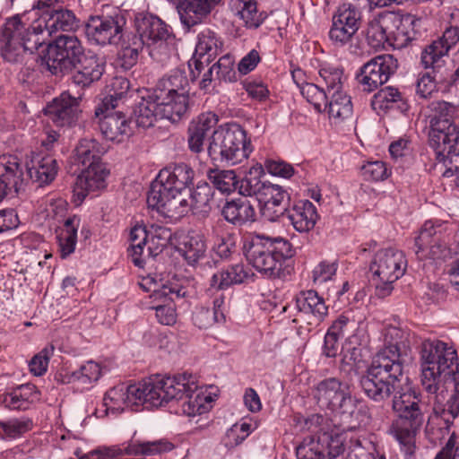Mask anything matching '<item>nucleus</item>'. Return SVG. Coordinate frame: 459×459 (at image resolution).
<instances>
[{
    "instance_id": "680f3d73",
    "label": "nucleus",
    "mask_w": 459,
    "mask_h": 459,
    "mask_svg": "<svg viewBox=\"0 0 459 459\" xmlns=\"http://www.w3.org/2000/svg\"><path fill=\"white\" fill-rule=\"evenodd\" d=\"M349 447L346 459H372L373 455L364 446L367 439L364 435L349 436Z\"/></svg>"
},
{
    "instance_id": "20e7f679",
    "label": "nucleus",
    "mask_w": 459,
    "mask_h": 459,
    "mask_svg": "<svg viewBox=\"0 0 459 459\" xmlns=\"http://www.w3.org/2000/svg\"><path fill=\"white\" fill-rule=\"evenodd\" d=\"M156 407L169 403L187 417L208 412L213 403L211 393L200 386L197 377L190 373L174 376L157 375Z\"/></svg>"
},
{
    "instance_id": "aec40b11",
    "label": "nucleus",
    "mask_w": 459,
    "mask_h": 459,
    "mask_svg": "<svg viewBox=\"0 0 459 459\" xmlns=\"http://www.w3.org/2000/svg\"><path fill=\"white\" fill-rule=\"evenodd\" d=\"M410 351L408 333L396 326H388L384 332V347L375 357H383L391 364L403 367Z\"/></svg>"
},
{
    "instance_id": "2f4dec72",
    "label": "nucleus",
    "mask_w": 459,
    "mask_h": 459,
    "mask_svg": "<svg viewBox=\"0 0 459 459\" xmlns=\"http://www.w3.org/2000/svg\"><path fill=\"white\" fill-rule=\"evenodd\" d=\"M284 197L285 192L280 186L270 182L265 184L257 196V200L261 204L262 215L269 221L278 218L280 212L277 208L281 204Z\"/></svg>"
},
{
    "instance_id": "39448f33",
    "label": "nucleus",
    "mask_w": 459,
    "mask_h": 459,
    "mask_svg": "<svg viewBox=\"0 0 459 459\" xmlns=\"http://www.w3.org/2000/svg\"><path fill=\"white\" fill-rule=\"evenodd\" d=\"M393 410L396 418L389 428V433L406 455H412L416 448V435L425 419L420 399L410 387L404 391L401 387L394 396Z\"/></svg>"
},
{
    "instance_id": "7ed1b4c3",
    "label": "nucleus",
    "mask_w": 459,
    "mask_h": 459,
    "mask_svg": "<svg viewBox=\"0 0 459 459\" xmlns=\"http://www.w3.org/2000/svg\"><path fill=\"white\" fill-rule=\"evenodd\" d=\"M193 178V169L184 163L161 169L149 191V207L171 220L181 218L191 209L187 186Z\"/></svg>"
},
{
    "instance_id": "72a5a7b5",
    "label": "nucleus",
    "mask_w": 459,
    "mask_h": 459,
    "mask_svg": "<svg viewBox=\"0 0 459 459\" xmlns=\"http://www.w3.org/2000/svg\"><path fill=\"white\" fill-rule=\"evenodd\" d=\"M75 68L78 69L74 76L75 83L88 86L101 77L104 72V64L95 55L83 54Z\"/></svg>"
},
{
    "instance_id": "e2e57ef3",
    "label": "nucleus",
    "mask_w": 459,
    "mask_h": 459,
    "mask_svg": "<svg viewBox=\"0 0 459 459\" xmlns=\"http://www.w3.org/2000/svg\"><path fill=\"white\" fill-rule=\"evenodd\" d=\"M173 449V445L165 440L160 439L155 441L142 442L135 446L134 453L145 455H154L161 453L169 452Z\"/></svg>"
},
{
    "instance_id": "c85d7f7f",
    "label": "nucleus",
    "mask_w": 459,
    "mask_h": 459,
    "mask_svg": "<svg viewBox=\"0 0 459 459\" xmlns=\"http://www.w3.org/2000/svg\"><path fill=\"white\" fill-rule=\"evenodd\" d=\"M215 116L212 113L201 114L194 119L188 127V147L191 152L199 153L204 151V140L216 126Z\"/></svg>"
},
{
    "instance_id": "79ce46f5",
    "label": "nucleus",
    "mask_w": 459,
    "mask_h": 459,
    "mask_svg": "<svg viewBox=\"0 0 459 459\" xmlns=\"http://www.w3.org/2000/svg\"><path fill=\"white\" fill-rule=\"evenodd\" d=\"M349 403L351 408L346 419V439L351 435L365 436V428L369 423L368 409L363 403H354L351 397Z\"/></svg>"
},
{
    "instance_id": "bb28decb",
    "label": "nucleus",
    "mask_w": 459,
    "mask_h": 459,
    "mask_svg": "<svg viewBox=\"0 0 459 459\" xmlns=\"http://www.w3.org/2000/svg\"><path fill=\"white\" fill-rule=\"evenodd\" d=\"M26 178H30L39 185H48L52 182L58 171L56 159L52 156L32 155L26 161Z\"/></svg>"
},
{
    "instance_id": "58836bf2",
    "label": "nucleus",
    "mask_w": 459,
    "mask_h": 459,
    "mask_svg": "<svg viewBox=\"0 0 459 459\" xmlns=\"http://www.w3.org/2000/svg\"><path fill=\"white\" fill-rule=\"evenodd\" d=\"M155 97L166 119L172 122L178 121L187 111L189 94L155 95Z\"/></svg>"
},
{
    "instance_id": "774afa93",
    "label": "nucleus",
    "mask_w": 459,
    "mask_h": 459,
    "mask_svg": "<svg viewBox=\"0 0 459 459\" xmlns=\"http://www.w3.org/2000/svg\"><path fill=\"white\" fill-rule=\"evenodd\" d=\"M264 168L270 175L287 179L295 173L293 166L281 160H267Z\"/></svg>"
},
{
    "instance_id": "8fccbe9b",
    "label": "nucleus",
    "mask_w": 459,
    "mask_h": 459,
    "mask_svg": "<svg viewBox=\"0 0 459 459\" xmlns=\"http://www.w3.org/2000/svg\"><path fill=\"white\" fill-rule=\"evenodd\" d=\"M172 233L169 228L153 224L149 229L146 256H156L167 247Z\"/></svg>"
},
{
    "instance_id": "423d86ee",
    "label": "nucleus",
    "mask_w": 459,
    "mask_h": 459,
    "mask_svg": "<svg viewBox=\"0 0 459 459\" xmlns=\"http://www.w3.org/2000/svg\"><path fill=\"white\" fill-rule=\"evenodd\" d=\"M244 249L248 263L267 278L280 277L283 262L293 255L291 244L287 239L260 234L250 236Z\"/></svg>"
},
{
    "instance_id": "3c124183",
    "label": "nucleus",
    "mask_w": 459,
    "mask_h": 459,
    "mask_svg": "<svg viewBox=\"0 0 459 459\" xmlns=\"http://www.w3.org/2000/svg\"><path fill=\"white\" fill-rule=\"evenodd\" d=\"M207 177L213 186L222 194L234 192L239 183L234 170L210 169Z\"/></svg>"
},
{
    "instance_id": "ea45409f",
    "label": "nucleus",
    "mask_w": 459,
    "mask_h": 459,
    "mask_svg": "<svg viewBox=\"0 0 459 459\" xmlns=\"http://www.w3.org/2000/svg\"><path fill=\"white\" fill-rule=\"evenodd\" d=\"M81 225V218L73 215L67 218L57 235L59 252L62 258H66L75 250L77 232Z\"/></svg>"
},
{
    "instance_id": "f03ea898",
    "label": "nucleus",
    "mask_w": 459,
    "mask_h": 459,
    "mask_svg": "<svg viewBox=\"0 0 459 459\" xmlns=\"http://www.w3.org/2000/svg\"><path fill=\"white\" fill-rule=\"evenodd\" d=\"M78 26L73 11L56 9L45 21H38L26 27L16 15L9 18L2 33L1 56L8 62H18L27 51L32 53L46 40L45 33L52 36L58 31H71Z\"/></svg>"
},
{
    "instance_id": "603ef678",
    "label": "nucleus",
    "mask_w": 459,
    "mask_h": 459,
    "mask_svg": "<svg viewBox=\"0 0 459 459\" xmlns=\"http://www.w3.org/2000/svg\"><path fill=\"white\" fill-rule=\"evenodd\" d=\"M325 446L322 443L320 436L305 437L297 447L298 459H324Z\"/></svg>"
},
{
    "instance_id": "052dcab7",
    "label": "nucleus",
    "mask_w": 459,
    "mask_h": 459,
    "mask_svg": "<svg viewBox=\"0 0 459 459\" xmlns=\"http://www.w3.org/2000/svg\"><path fill=\"white\" fill-rule=\"evenodd\" d=\"M361 173L366 180L371 181H382L390 175L385 163L380 160L368 161L361 167Z\"/></svg>"
},
{
    "instance_id": "6e6d98bb",
    "label": "nucleus",
    "mask_w": 459,
    "mask_h": 459,
    "mask_svg": "<svg viewBox=\"0 0 459 459\" xmlns=\"http://www.w3.org/2000/svg\"><path fill=\"white\" fill-rule=\"evenodd\" d=\"M401 99V94L397 89L385 87L377 91L372 100L371 106L376 111L388 109L392 105Z\"/></svg>"
},
{
    "instance_id": "a18cd8bd",
    "label": "nucleus",
    "mask_w": 459,
    "mask_h": 459,
    "mask_svg": "<svg viewBox=\"0 0 459 459\" xmlns=\"http://www.w3.org/2000/svg\"><path fill=\"white\" fill-rule=\"evenodd\" d=\"M149 230L143 225L134 226L129 233V253L134 264L142 267L144 263L145 247L147 248Z\"/></svg>"
},
{
    "instance_id": "c03bdc74",
    "label": "nucleus",
    "mask_w": 459,
    "mask_h": 459,
    "mask_svg": "<svg viewBox=\"0 0 459 459\" xmlns=\"http://www.w3.org/2000/svg\"><path fill=\"white\" fill-rule=\"evenodd\" d=\"M296 307L300 312L310 314L318 321L325 318L328 310L324 299L315 290L301 292L296 299Z\"/></svg>"
},
{
    "instance_id": "6ab92c4d",
    "label": "nucleus",
    "mask_w": 459,
    "mask_h": 459,
    "mask_svg": "<svg viewBox=\"0 0 459 459\" xmlns=\"http://www.w3.org/2000/svg\"><path fill=\"white\" fill-rule=\"evenodd\" d=\"M94 115L100 132L107 140L123 143L133 134L132 122L124 113L108 107L103 113L97 115L95 111Z\"/></svg>"
},
{
    "instance_id": "69168bd1",
    "label": "nucleus",
    "mask_w": 459,
    "mask_h": 459,
    "mask_svg": "<svg viewBox=\"0 0 459 459\" xmlns=\"http://www.w3.org/2000/svg\"><path fill=\"white\" fill-rule=\"evenodd\" d=\"M212 66L218 79L230 82L236 79L234 59L231 56L225 55L221 56L218 62L213 64Z\"/></svg>"
},
{
    "instance_id": "a19ab883",
    "label": "nucleus",
    "mask_w": 459,
    "mask_h": 459,
    "mask_svg": "<svg viewBox=\"0 0 459 459\" xmlns=\"http://www.w3.org/2000/svg\"><path fill=\"white\" fill-rule=\"evenodd\" d=\"M108 148L93 138L82 139L75 148L76 160L82 166H91L94 163H103L102 156Z\"/></svg>"
},
{
    "instance_id": "0eeeda50",
    "label": "nucleus",
    "mask_w": 459,
    "mask_h": 459,
    "mask_svg": "<svg viewBox=\"0 0 459 459\" xmlns=\"http://www.w3.org/2000/svg\"><path fill=\"white\" fill-rule=\"evenodd\" d=\"M253 148L246 131L238 124H227L213 130L207 152L212 160L235 166L246 160Z\"/></svg>"
},
{
    "instance_id": "e433bc0d",
    "label": "nucleus",
    "mask_w": 459,
    "mask_h": 459,
    "mask_svg": "<svg viewBox=\"0 0 459 459\" xmlns=\"http://www.w3.org/2000/svg\"><path fill=\"white\" fill-rule=\"evenodd\" d=\"M39 399V394L34 385L26 384L18 386L3 396V403L11 410H25Z\"/></svg>"
},
{
    "instance_id": "c756f323",
    "label": "nucleus",
    "mask_w": 459,
    "mask_h": 459,
    "mask_svg": "<svg viewBox=\"0 0 459 459\" xmlns=\"http://www.w3.org/2000/svg\"><path fill=\"white\" fill-rule=\"evenodd\" d=\"M253 275L244 264L230 265L214 273L210 280V286L214 290H224L234 284L245 282Z\"/></svg>"
},
{
    "instance_id": "7c9ffc66",
    "label": "nucleus",
    "mask_w": 459,
    "mask_h": 459,
    "mask_svg": "<svg viewBox=\"0 0 459 459\" xmlns=\"http://www.w3.org/2000/svg\"><path fill=\"white\" fill-rule=\"evenodd\" d=\"M179 251L188 264H196L206 257L207 245L204 236L195 230L187 232L181 238Z\"/></svg>"
},
{
    "instance_id": "9d476101",
    "label": "nucleus",
    "mask_w": 459,
    "mask_h": 459,
    "mask_svg": "<svg viewBox=\"0 0 459 459\" xmlns=\"http://www.w3.org/2000/svg\"><path fill=\"white\" fill-rule=\"evenodd\" d=\"M417 22L411 14L386 13L370 23L367 33L368 40L374 48L390 41L398 48H403L415 39L414 26Z\"/></svg>"
},
{
    "instance_id": "b1692460",
    "label": "nucleus",
    "mask_w": 459,
    "mask_h": 459,
    "mask_svg": "<svg viewBox=\"0 0 459 459\" xmlns=\"http://www.w3.org/2000/svg\"><path fill=\"white\" fill-rule=\"evenodd\" d=\"M437 230L431 221H426L415 238L416 255L420 258L429 256L432 259H441L448 254L446 243L437 235Z\"/></svg>"
},
{
    "instance_id": "5fc2aeb1",
    "label": "nucleus",
    "mask_w": 459,
    "mask_h": 459,
    "mask_svg": "<svg viewBox=\"0 0 459 459\" xmlns=\"http://www.w3.org/2000/svg\"><path fill=\"white\" fill-rule=\"evenodd\" d=\"M447 54V47H444L440 41L434 40L422 51L421 63L425 68L438 67L442 57Z\"/></svg>"
},
{
    "instance_id": "f257e3e1",
    "label": "nucleus",
    "mask_w": 459,
    "mask_h": 459,
    "mask_svg": "<svg viewBox=\"0 0 459 459\" xmlns=\"http://www.w3.org/2000/svg\"><path fill=\"white\" fill-rule=\"evenodd\" d=\"M421 385L425 391L437 394L446 380L453 378L455 388L438 411L446 423L459 417V361L456 351L441 341H425L420 346Z\"/></svg>"
},
{
    "instance_id": "4d7b16f0",
    "label": "nucleus",
    "mask_w": 459,
    "mask_h": 459,
    "mask_svg": "<svg viewBox=\"0 0 459 459\" xmlns=\"http://www.w3.org/2000/svg\"><path fill=\"white\" fill-rule=\"evenodd\" d=\"M144 45L143 41L139 40L137 36H134L131 42L124 47L119 53V57L122 61V66L125 69L131 68L136 64L140 51L143 49Z\"/></svg>"
},
{
    "instance_id": "2eb2a0df",
    "label": "nucleus",
    "mask_w": 459,
    "mask_h": 459,
    "mask_svg": "<svg viewBox=\"0 0 459 459\" xmlns=\"http://www.w3.org/2000/svg\"><path fill=\"white\" fill-rule=\"evenodd\" d=\"M429 143L435 151L437 159L446 166L459 160V130L455 125L429 127Z\"/></svg>"
},
{
    "instance_id": "f704fd0d",
    "label": "nucleus",
    "mask_w": 459,
    "mask_h": 459,
    "mask_svg": "<svg viewBox=\"0 0 459 459\" xmlns=\"http://www.w3.org/2000/svg\"><path fill=\"white\" fill-rule=\"evenodd\" d=\"M106 371V368L100 363L89 360L82 364L77 370L65 374L62 378V382L65 384L82 385L88 387L97 382Z\"/></svg>"
},
{
    "instance_id": "37998d69",
    "label": "nucleus",
    "mask_w": 459,
    "mask_h": 459,
    "mask_svg": "<svg viewBox=\"0 0 459 459\" xmlns=\"http://www.w3.org/2000/svg\"><path fill=\"white\" fill-rule=\"evenodd\" d=\"M155 95H169L181 93L189 94V83L186 76L179 70L173 71L161 78L153 91Z\"/></svg>"
},
{
    "instance_id": "de8ad7c7",
    "label": "nucleus",
    "mask_w": 459,
    "mask_h": 459,
    "mask_svg": "<svg viewBox=\"0 0 459 459\" xmlns=\"http://www.w3.org/2000/svg\"><path fill=\"white\" fill-rule=\"evenodd\" d=\"M130 88L129 81L122 76L115 77L110 84V91L102 101L96 108V114L100 115L108 109L116 108L118 106V101L121 100L128 92Z\"/></svg>"
},
{
    "instance_id": "9b49d317",
    "label": "nucleus",
    "mask_w": 459,
    "mask_h": 459,
    "mask_svg": "<svg viewBox=\"0 0 459 459\" xmlns=\"http://www.w3.org/2000/svg\"><path fill=\"white\" fill-rule=\"evenodd\" d=\"M406 267L403 251L395 248L379 250L370 264L376 295L382 299L389 296L394 290V282L404 274Z\"/></svg>"
},
{
    "instance_id": "dca6fc26",
    "label": "nucleus",
    "mask_w": 459,
    "mask_h": 459,
    "mask_svg": "<svg viewBox=\"0 0 459 459\" xmlns=\"http://www.w3.org/2000/svg\"><path fill=\"white\" fill-rule=\"evenodd\" d=\"M222 46L221 38L210 29H204L197 34L195 53L188 62L193 79L200 75L211 59L219 54Z\"/></svg>"
},
{
    "instance_id": "864d4df0",
    "label": "nucleus",
    "mask_w": 459,
    "mask_h": 459,
    "mask_svg": "<svg viewBox=\"0 0 459 459\" xmlns=\"http://www.w3.org/2000/svg\"><path fill=\"white\" fill-rule=\"evenodd\" d=\"M322 443L325 446V451L331 458L342 455L344 451V435L342 429H336L331 432L320 435Z\"/></svg>"
},
{
    "instance_id": "f3484780",
    "label": "nucleus",
    "mask_w": 459,
    "mask_h": 459,
    "mask_svg": "<svg viewBox=\"0 0 459 459\" xmlns=\"http://www.w3.org/2000/svg\"><path fill=\"white\" fill-rule=\"evenodd\" d=\"M140 286L146 290H152V297L157 300L162 297H169V301L164 305H158L155 307L156 317L158 321L165 325H172L177 321V312L175 304L173 302V296L176 298L184 297L186 291L177 285H167L166 283L160 284V289L157 282L152 281L151 278L143 279Z\"/></svg>"
},
{
    "instance_id": "4c0bfd02",
    "label": "nucleus",
    "mask_w": 459,
    "mask_h": 459,
    "mask_svg": "<svg viewBox=\"0 0 459 459\" xmlns=\"http://www.w3.org/2000/svg\"><path fill=\"white\" fill-rule=\"evenodd\" d=\"M134 115L137 126L143 128L152 126L159 118H165L153 92L147 98H143L134 111Z\"/></svg>"
},
{
    "instance_id": "a878e982",
    "label": "nucleus",
    "mask_w": 459,
    "mask_h": 459,
    "mask_svg": "<svg viewBox=\"0 0 459 459\" xmlns=\"http://www.w3.org/2000/svg\"><path fill=\"white\" fill-rule=\"evenodd\" d=\"M177 4L181 22L187 27L204 21L211 13L215 0H168Z\"/></svg>"
},
{
    "instance_id": "49530a36",
    "label": "nucleus",
    "mask_w": 459,
    "mask_h": 459,
    "mask_svg": "<svg viewBox=\"0 0 459 459\" xmlns=\"http://www.w3.org/2000/svg\"><path fill=\"white\" fill-rule=\"evenodd\" d=\"M429 127L454 126L453 117L456 111L455 107L444 100L432 101L429 105Z\"/></svg>"
},
{
    "instance_id": "4468645a",
    "label": "nucleus",
    "mask_w": 459,
    "mask_h": 459,
    "mask_svg": "<svg viewBox=\"0 0 459 459\" xmlns=\"http://www.w3.org/2000/svg\"><path fill=\"white\" fill-rule=\"evenodd\" d=\"M397 67V60L392 55H379L360 68L357 79L364 91L370 92L385 83Z\"/></svg>"
},
{
    "instance_id": "c9c22d12",
    "label": "nucleus",
    "mask_w": 459,
    "mask_h": 459,
    "mask_svg": "<svg viewBox=\"0 0 459 459\" xmlns=\"http://www.w3.org/2000/svg\"><path fill=\"white\" fill-rule=\"evenodd\" d=\"M229 6L247 28L256 29L264 20L263 13L258 12L255 0H229Z\"/></svg>"
},
{
    "instance_id": "bf43d9fd",
    "label": "nucleus",
    "mask_w": 459,
    "mask_h": 459,
    "mask_svg": "<svg viewBox=\"0 0 459 459\" xmlns=\"http://www.w3.org/2000/svg\"><path fill=\"white\" fill-rule=\"evenodd\" d=\"M299 91L301 95L307 102L314 106L316 111H322V106L325 104L326 100V94L324 90L314 83L307 82L300 85Z\"/></svg>"
},
{
    "instance_id": "09e8293b",
    "label": "nucleus",
    "mask_w": 459,
    "mask_h": 459,
    "mask_svg": "<svg viewBox=\"0 0 459 459\" xmlns=\"http://www.w3.org/2000/svg\"><path fill=\"white\" fill-rule=\"evenodd\" d=\"M344 321L340 316L325 336L324 352L327 357H335L343 349Z\"/></svg>"
},
{
    "instance_id": "f8f14e48",
    "label": "nucleus",
    "mask_w": 459,
    "mask_h": 459,
    "mask_svg": "<svg viewBox=\"0 0 459 459\" xmlns=\"http://www.w3.org/2000/svg\"><path fill=\"white\" fill-rule=\"evenodd\" d=\"M83 53L82 43L76 36L60 35L48 45L46 61L53 73H65L77 66Z\"/></svg>"
},
{
    "instance_id": "cd10ccee",
    "label": "nucleus",
    "mask_w": 459,
    "mask_h": 459,
    "mask_svg": "<svg viewBox=\"0 0 459 459\" xmlns=\"http://www.w3.org/2000/svg\"><path fill=\"white\" fill-rule=\"evenodd\" d=\"M318 218L316 206L308 200L297 202L288 212V219L291 225L300 233L312 230Z\"/></svg>"
},
{
    "instance_id": "412c9836",
    "label": "nucleus",
    "mask_w": 459,
    "mask_h": 459,
    "mask_svg": "<svg viewBox=\"0 0 459 459\" xmlns=\"http://www.w3.org/2000/svg\"><path fill=\"white\" fill-rule=\"evenodd\" d=\"M320 76L325 82L327 85V91L331 95V100L329 102V117L333 120L334 124L342 122V111L344 106L342 100L344 99V93L342 91V70L326 65L320 69Z\"/></svg>"
},
{
    "instance_id": "1a4fd4ad",
    "label": "nucleus",
    "mask_w": 459,
    "mask_h": 459,
    "mask_svg": "<svg viewBox=\"0 0 459 459\" xmlns=\"http://www.w3.org/2000/svg\"><path fill=\"white\" fill-rule=\"evenodd\" d=\"M383 357H374L367 373L361 377L359 383L365 394L377 402H381L401 389L402 383L407 382L403 376V367L388 363Z\"/></svg>"
},
{
    "instance_id": "473e14b6",
    "label": "nucleus",
    "mask_w": 459,
    "mask_h": 459,
    "mask_svg": "<svg viewBox=\"0 0 459 459\" xmlns=\"http://www.w3.org/2000/svg\"><path fill=\"white\" fill-rule=\"evenodd\" d=\"M224 219L234 224L242 225L255 220V212L249 201L244 198L226 202L221 210Z\"/></svg>"
},
{
    "instance_id": "4be33fe9",
    "label": "nucleus",
    "mask_w": 459,
    "mask_h": 459,
    "mask_svg": "<svg viewBox=\"0 0 459 459\" xmlns=\"http://www.w3.org/2000/svg\"><path fill=\"white\" fill-rule=\"evenodd\" d=\"M79 103L78 98L63 92L45 108V113L56 126H71L78 118Z\"/></svg>"
},
{
    "instance_id": "393cba45",
    "label": "nucleus",
    "mask_w": 459,
    "mask_h": 459,
    "mask_svg": "<svg viewBox=\"0 0 459 459\" xmlns=\"http://www.w3.org/2000/svg\"><path fill=\"white\" fill-rule=\"evenodd\" d=\"M26 180L20 160L17 156L4 154L0 156V202L13 189L17 192Z\"/></svg>"
},
{
    "instance_id": "6e6552de",
    "label": "nucleus",
    "mask_w": 459,
    "mask_h": 459,
    "mask_svg": "<svg viewBox=\"0 0 459 459\" xmlns=\"http://www.w3.org/2000/svg\"><path fill=\"white\" fill-rule=\"evenodd\" d=\"M157 375L141 382L126 385L120 384L108 389L103 398L107 413H120L140 405L156 407Z\"/></svg>"
},
{
    "instance_id": "13d9d810",
    "label": "nucleus",
    "mask_w": 459,
    "mask_h": 459,
    "mask_svg": "<svg viewBox=\"0 0 459 459\" xmlns=\"http://www.w3.org/2000/svg\"><path fill=\"white\" fill-rule=\"evenodd\" d=\"M31 421L25 419H12L7 421H0V430L5 437L16 438L29 431Z\"/></svg>"
},
{
    "instance_id": "5701e85b",
    "label": "nucleus",
    "mask_w": 459,
    "mask_h": 459,
    "mask_svg": "<svg viewBox=\"0 0 459 459\" xmlns=\"http://www.w3.org/2000/svg\"><path fill=\"white\" fill-rule=\"evenodd\" d=\"M87 36L100 45L116 43L121 38L122 24L117 17H91L86 25Z\"/></svg>"
},
{
    "instance_id": "a211bd4d",
    "label": "nucleus",
    "mask_w": 459,
    "mask_h": 459,
    "mask_svg": "<svg viewBox=\"0 0 459 459\" xmlns=\"http://www.w3.org/2000/svg\"><path fill=\"white\" fill-rule=\"evenodd\" d=\"M83 167L84 169L77 177L73 189V203L75 205H80L90 193L104 189L108 175L104 163Z\"/></svg>"
},
{
    "instance_id": "338daca9",
    "label": "nucleus",
    "mask_w": 459,
    "mask_h": 459,
    "mask_svg": "<svg viewBox=\"0 0 459 459\" xmlns=\"http://www.w3.org/2000/svg\"><path fill=\"white\" fill-rule=\"evenodd\" d=\"M67 202L60 196H48L45 201L46 217L57 220L62 218L67 210Z\"/></svg>"
},
{
    "instance_id": "0e129e2a",
    "label": "nucleus",
    "mask_w": 459,
    "mask_h": 459,
    "mask_svg": "<svg viewBox=\"0 0 459 459\" xmlns=\"http://www.w3.org/2000/svg\"><path fill=\"white\" fill-rule=\"evenodd\" d=\"M54 353V346L48 345L36 354L30 360L29 367L35 376H42L47 371L50 357Z\"/></svg>"
},
{
    "instance_id": "ddd939ff",
    "label": "nucleus",
    "mask_w": 459,
    "mask_h": 459,
    "mask_svg": "<svg viewBox=\"0 0 459 459\" xmlns=\"http://www.w3.org/2000/svg\"><path fill=\"white\" fill-rule=\"evenodd\" d=\"M137 38L143 41L149 55L155 56L156 51L167 48V40L170 37L168 26L158 17L138 14L135 17Z\"/></svg>"
}]
</instances>
